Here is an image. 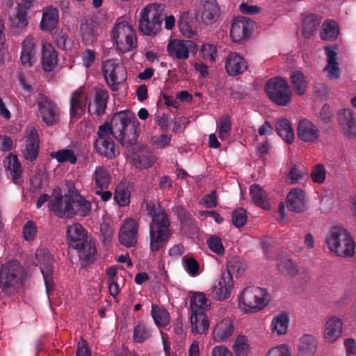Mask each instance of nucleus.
Instances as JSON below:
<instances>
[{"label": "nucleus", "mask_w": 356, "mask_h": 356, "mask_svg": "<svg viewBox=\"0 0 356 356\" xmlns=\"http://www.w3.org/2000/svg\"><path fill=\"white\" fill-rule=\"evenodd\" d=\"M151 314L155 323L159 327H165L168 323V313L156 305H152Z\"/></svg>", "instance_id": "nucleus-49"}, {"label": "nucleus", "mask_w": 356, "mask_h": 356, "mask_svg": "<svg viewBox=\"0 0 356 356\" xmlns=\"http://www.w3.org/2000/svg\"><path fill=\"white\" fill-rule=\"evenodd\" d=\"M35 258L40 265V270L43 275L46 286L47 293L53 291V257L50 252L46 248H40L36 250Z\"/></svg>", "instance_id": "nucleus-11"}, {"label": "nucleus", "mask_w": 356, "mask_h": 356, "mask_svg": "<svg viewBox=\"0 0 356 356\" xmlns=\"http://www.w3.org/2000/svg\"><path fill=\"white\" fill-rule=\"evenodd\" d=\"M134 155V161L136 167L144 169L149 168L156 161V156L145 147L142 148L137 143V149L135 152H130Z\"/></svg>", "instance_id": "nucleus-27"}, {"label": "nucleus", "mask_w": 356, "mask_h": 356, "mask_svg": "<svg viewBox=\"0 0 356 356\" xmlns=\"http://www.w3.org/2000/svg\"><path fill=\"white\" fill-rule=\"evenodd\" d=\"M39 137L35 128L31 127L26 135V144L22 150L24 159L29 161H35L38 156Z\"/></svg>", "instance_id": "nucleus-19"}, {"label": "nucleus", "mask_w": 356, "mask_h": 356, "mask_svg": "<svg viewBox=\"0 0 356 356\" xmlns=\"http://www.w3.org/2000/svg\"><path fill=\"white\" fill-rule=\"evenodd\" d=\"M339 34V29L337 23L333 19L325 20L320 31V37L323 40L333 41Z\"/></svg>", "instance_id": "nucleus-36"}, {"label": "nucleus", "mask_w": 356, "mask_h": 356, "mask_svg": "<svg viewBox=\"0 0 356 356\" xmlns=\"http://www.w3.org/2000/svg\"><path fill=\"white\" fill-rule=\"evenodd\" d=\"M197 15H200L202 21L207 24L216 22L220 15L216 0H202L197 7Z\"/></svg>", "instance_id": "nucleus-15"}, {"label": "nucleus", "mask_w": 356, "mask_h": 356, "mask_svg": "<svg viewBox=\"0 0 356 356\" xmlns=\"http://www.w3.org/2000/svg\"><path fill=\"white\" fill-rule=\"evenodd\" d=\"M147 211L152 217L149 224L150 250L159 251L165 245L172 235L169 217L162 208H157L154 204H147Z\"/></svg>", "instance_id": "nucleus-2"}, {"label": "nucleus", "mask_w": 356, "mask_h": 356, "mask_svg": "<svg viewBox=\"0 0 356 356\" xmlns=\"http://www.w3.org/2000/svg\"><path fill=\"white\" fill-rule=\"evenodd\" d=\"M207 244L209 249L218 255H222L224 254L225 248L221 239L218 236H211L207 240Z\"/></svg>", "instance_id": "nucleus-54"}, {"label": "nucleus", "mask_w": 356, "mask_h": 356, "mask_svg": "<svg viewBox=\"0 0 356 356\" xmlns=\"http://www.w3.org/2000/svg\"><path fill=\"white\" fill-rule=\"evenodd\" d=\"M191 323L192 332L194 334H204L208 331L209 322L204 313H191Z\"/></svg>", "instance_id": "nucleus-32"}, {"label": "nucleus", "mask_w": 356, "mask_h": 356, "mask_svg": "<svg viewBox=\"0 0 356 356\" xmlns=\"http://www.w3.org/2000/svg\"><path fill=\"white\" fill-rule=\"evenodd\" d=\"M207 299L205 295L201 292H196L191 298V313H204L203 309L207 306Z\"/></svg>", "instance_id": "nucleus-44"}, {"label": "nucleus", "mask_w": 356, "mask_h": 356, "mask_svg": "<svg viewBox=\"0 0 356 356\" xmlns=\"http://www.w3.org/2000/svg\"><path fill=\"white\" fill-rule=\"evenodd\" d=\"M298 137L305 142L312 141V121L307 118L299 121L297 127Z\"/></svg>", "instance_id": "nucleus-43"}, {"label": "nucleus", "mask_w": 356, "mask_h": 356, "mask_svg": "<svg viewBox=\"0 0 356 356\" xmlns=\"http://www.w3.org/2000/svg\"><path fill=\"white\" fill-rule=\"evenodd\" d=\"M140 124L131 111H123L115 113L110 122H106L98 127L97 138L93 146L96 152L108 159L119 155L113 138L129 152L137 149Z\"/></svg>", "instance_id": "nucleus-1"}, {"label": "nucleus", "mask_w": 356, "mask_h": 356, "mask_svg": "<svg viewBox=\"0 0 356 356\" xmlns=\"http://www.w3.org/2000/svg\"><path fill=\"white\" fill-rule=\"evenodd\" d=\"M343 323L342 321L337 317L333 316L329 318L325 325V337L330 343H333L339 338L342 332Z\"/></svg>", "instance_id": "nucleus-29"}, {"label": "nucleus", "mask_w": 356, "mask_h": 356, "mask_svg": "<svg viewBox=\"0 0 356 356\" xmlns=\"http://www.w3.org/2000/svg\"><path fill=\"white\" fill-rule=\"evenodd\" d=\"M37 231L36 224L32 220L27 221L23 228L24 239L27 241H33L36 236Z\"/></svg>", "instance_id": "nucleus-56"}, {"label": "nucleus", "mask_w": 356, "mask_h": 356, "mask_svg": "<svg viewBox=\"0 0 356 356\" xmlns=\"http://www.w3.org/2000/svg\"><path fill=\"white\" fill-rule=\"evenodd\" d=\"M216 47L210 44H204L202 46L200 54L204 59L214 61L216 56Z\"/></svg>", "instance_id": "nucleus-58"}, {"label": "nucleus", "mask_w": 356, "mask_h": 356, "mask_svg": "<svg viewBox=\"0 0 356 356\" xmlns=\"http://www.w3.org/2000/svg\"><path fill=\"white\" fill-rule=\"evenodd\" d=\"M108 93L103 89L97 90L95 98V109L92 112L97 115H101L105 112L108 99Z\"/></svg>", "instance_id": "nucleus-42"}, {"label": "nucleus", "mask_w": 356, "mask_h": 356, "mask_svg": "<svg viewBox=\"0 0 356 356\" xmlns=\"http://www.w3.org/2000/svg\"><path fill=\"white\" fill-rule=\"evenodd\" d=\"M266 356H291V350L289 346L281 344L270 349Z\"/></svg>", "instance_id": "nucleus-60"}, {"label": "nucleus", "mask_w": 356, "mask_h": 356, "mask_svg": "<svg viewBox=\"0 0 356 356\" xmlns=\"http://www.w3.org/2000/svg\"><path fill=\"white\" fill-rule=\"evenodd\" d=\"M231 122L227 116H224L220 119V127L218 135L220 139H225L229 134L231 131Z\"/></svg>", "instance_id": "nucleus-57"}, {"label": "nucleus", "mask_w": 356, "mask_h": 356, "mask_svg": "<svg viewBox=\"0 0 356 356\" xmlns=\"http://www.w3.org/2000/svg\"><path fill=\"white\" fill-rule=\"evenodd\" d=\"M225 69L229 75L237 76L248 69V64L241 55L233 52L229 54L226 58Z\"/></svg>", "instance_id": "nucleus-22"}, {"label": "nucleus", "mask_w": 356, "mask_h": 356, "mask_svg": "<svg viewBox=\"0 0 356 356\" xmlns=\"http://www.w3.org/2000/svg\"><path fill=\"white\" fill-rule=\"evenodd\" d=\"M102 72L106 83L113 91L118 90V86L127 78V70L114 59H108L103 63Z\"/></svg>", "instance_id": "nucleus-10"}, {"label": "nucleus", "mask_w": 356, "mask_h": 356, "mask_svg": "<svg viewBox=\"0 0 356 356\" xmlns=\"http://www.w3.org/2000/svg\"><path fill=\"white\" fill-rule=\"evenodd\" d=\"M250 193L252 202L264 209H269L268 195L259 184H253L250 188Z\"/></svg>", "instance_id": "nucleus-33"}, {"label": "nucleus", "mask_w": 356, "mask_h": 356, "mask_svg": "<svg viewBox=\"0 0 356 356\" xmlns=\"http://www.w3.org/2000/svg\"><path fill=\"white\" fill-rule=\"evenodd\" d=\"M26 15V10L18 7L16 13L14 15V18L11 19L13 20V23L19 29L26 26L27 24Z\"/></svg>", "instance_id": "nucleus-55"}, {"label": "nucleus", "mask_w": 356, "mask_h": 356, "mask_svg": "<svg viewBox=\"0 0 356 356\" xmlns=\"http://www.w3.org/2000/svg\"><path fill=\"white\" fill-rule=\"evenodd\" d=\"M79 252V257L81 260L88 263H93L96 260L97 249L95 243L87 240L83 243V245H80L76 248Z\"/></svg>", "instance_id": "nucleus-38"}, {"label": "nucleus", "mask_w": 356, "mask_h": 356, "mask_svg": "<svg viewBox=\"0 0 356 356\" xmlns=\"http://www.w3.org/2000/svg\"><path fill=\"white\" fill-rule=\"evenodd\" d=\"M197 45L192 40H173L168 44V52L170 56L178 59H187L189 52L195 53Z\"/></svg>", "instance_id": "nucleus-17"}, {"label": "nucleus", "mask_w": 356, "mask_h": 356, "mask_svg": "<svg viewBox=\"0 0 356 356\" xmlns=\"http://www.w3.org/2000/svg\"><path fill=\"white\" fill-rule=\"evenodd\" d=\"M111 36L120 51L124 53L136 47V35L133 27L125 21L115 24Z\"/></svg>", "instance_id": "nucleus-9"}, {"label": "nucleus", "mask_w": 356, "mask_h": 356, "mask_svg": "<svg viewBox=\"0 0 356 356\" xmlns=\"http://www.w3.org/2000/svg\"><path fill=\"white\" fill-rule=\"evenodd\" d=\"M326 177V170L323 165L317 164L313 166V182L322 184Z\"/></svg>", "instance_id": "nucleus-59"}, {"label": "nucleus", "mask_w": 356, "mask_h": 356, "mask_svg": "<svg viewBox=\"0 0 356 356\" xmlns=\"http://www.w3.org/2000/svg\"><path fill=\"white\" fill-rule=\"evenodd\" d=\"M67 236L70 247L76 249L88 240L87 232L79 223L67 227Z\"/></svg>", "instance_id": "nucleus-23"}, {"label": "nucleus", "mask_w": 356, "mask_h": 356, "mask_svg": "<svg viewBox=\"0 0 356 356\" xmlns=\"http://www.w3.org/2000/svg\"><path fill=\"white\" fill-rule=\"evenodd\" d=\"M58 22V10L51 6L43 10L40 28L44 31H51Z\"/></svg>", "instance_id": "nucleus-28"}, {"label": "nucleus", "mask_w": 356, "mask_h": 356, "mask_svg": "<svg viewBox=\"0 0 356 356\" xmlns=\"http://www.w3.org/2000/svg\"><path fill=\"white\" fill-rule=\"evenodd\" d=\"M131 187L127 182H120L115 188L114 199L120 207L128 206L130 203Z\"/></svg>", "instance_id": "nucleus-37"}, {"label": "nucleus", "mask_w": 356, "mask_h": 356, "mask_svg": "<svg viewBox=\"0 0 356 356\" xmlns=\"http://www.w3.org/2000/svg\"><path fill=\"white\" fill-rule=\"evenodd\" d=\"M286 205L292 211H304L307 208L304 192L298 188L292 189L287 195Z\"/></svg>", "instance_id": "nucleus-26"}, {"label": "nucleus", "mask_w": 356, "mask_h": 356, "mask_svg": "<svg viewBox=\"0 0 356 356\" xmlns=\"http://www.w3.org/2000/svg\"><path fill=\"white\" fill-rule=\"evenodd\" d=\"M247 219V212L244 209L238 207L233 211L232 215V222L236 227H241L244 226Z\"/></svg>", "instance_id": "nucleus-53"}, {"label": "nucleus", "mask_w": 356, "mask_h": 356, "mask_svg": "<svg viewBox=\"0 0 356 356\" xmlns=\"http://www.w3.org/2000/svg\"><path fill=\"white\" fill-rule=\"evenodd\" d=\"M92 180L95 181L97 188L100 190L106 189L111 184L110 172L105 166H98L95 170Z\"/></svg>", "instance_id": "nucleus-35"}, {"label": "nucleus", "mask_w": 356, "mask_h": 356, "mask_svg": "<svg viewBox=\"0 0 356 356\" xmlns=\"http://www.w3.org/2000/svg\"><path fill=\"white\" fill-rule=\"evenodd\" d=\"M326 243L329 250L338 257H349L355 253V243L348 232L343 227H331Z\"/></svg>", "instance_id": "nucleus-5"}, {"label": "nucleus", "mask_w": 356, "mask_h": 356, "mask_svg": "<svg viewBox=\"0 0 356 356\" xmlns=\"http://www.w3.org/2000/svg\"><path fill=\"white\" fill-rule=\"evenodd\" d=\"M277 134L288 144H291L294 140V132L290 122L286 118L277 120L275 124Z\"/></svg>", "instance_id": "nucleus-34"}, {"label": "nucleus", "mask_w": 356, "mask_h": 356, "mask_svg": "<svg viewBox=\"0 0 356 356\" xmlns=\"http://www.w3.org/2000/svg\"><path fill=\"white\" fill-rule=\"evenodd\" d=\"M289 316L286 313H282L276 316L272 321V331L279 335L286 333L289 327Z\"/></svg>", "instance_id": "nucleus-39"}, {"label": "nucleus", "mask_w": 356, "mask_h": 356, "mask_svg": "<svg viewBox=\"0 0 356 356\" xmlns=\"http://www.w3.org/2000/svg\"><path fill=\"white\" fill-rule=\"evenodd\" d=\"M254 23L246 17H237L234 19L230 28V35L234 42H242L252 34Z\"/></svg>", "instance_id": "nucleus-13"}, {"label": "nucleus", "mask_w": 356, "mask_h": 356, "mask_svg": "<svg viewBox=\"0 0 356 356\" xmlns=\"http://www.w3.org/2000/svg\"><path fill=\"white\" fill-rule=\"evenodd\" d=\"M337 46H326L325 51L327 56V65L324 70L327 72V76L330 79H337L340 77L341 69L337 62Z\"/></svg>", "instance_id": "nucleus-20"}, {"label": "nucleus", "mask_w": 356, "mask_h": 356, "mask_svg": "<svg viewBox=\"0 0 356 356\" xmlns=\"http://www.w3.org/2000/svg\"><path fill=\"white\" fill-rule=\"evenodd\" d=\"M291 81L296 92L302 95L305 94L307 88V81L303 74L300 71H296L291 75Z\"/></svg>", "instance_id": "nucleus-46"}, {"label": "nucleus", "mask_w": 356, "mask_h": 356, "mask_svg": "<svg viewBox=\"0 0 356 356\" xmlns=\"http://www.w3.org/2000/svg\"><path fill=\"white\" fill-rule=\"evenodd\" d=\"M8 169L14 182L21 177L22 170L21 163L16 155L10 154L8 157Z\"/></svg>", "instance_id": "nucleus-45"}, {"label": "nucleus", "mask_w": 356, "mask_h": 356, "mask_svg": "<svg viewBox=\"0 0 356 356\" xmlns=\"http://www.w3.org/2000/svg\"><path fill=\"white\" fill-rule=\"evenodd\" d=\"M163 10V5L159 3H150L143 8L138 20L139 31L147 36H155L161 29Z\"/></svg>", "instance_id": "nucleus-6"}, {"label": "nucleus", "mask_w": 356, "mask_h": 356, "mask_svg": "<svg viewBox=\"0 0 356 356\" xmlns=\"http://www.w3.org/2000/svg\"><path fill=\"white\" fill-rule=\"evenodd\" d=\"M99 29V23L92 19H87L81 24V36L86 45H91L97 40Z\"/></svg>", "instance_id": "nucleus-25"}, {"label": "nucleus", "mask_w": 356, "mask_h": 356, "mask_svg": "<svg viewBox=\"0 0 356 356\" xmlns=\"http://www.w3.org/2000/svg\"><path fill=\"white\" fill-rule=\"evenodd\" d=\"M50 156L55 159L58 163L69 162L71 164H75L77 161V157L74 151L70 149H63L56 152H52Z\"/></svg>", "instance_id": "nucleus-41"}, {"label": "nucleus", "mask_w": 356, "mask_h": 356, "mask_svg": "<svg viewBox=\"0 0 356 356\" xmlns=\"http://www.w3.org/2000/svg\"><path fill=\"white\" fill-rule=\"evenodd\" d=\"M26 273L23 266L17 260H10L0 268V293L13 296L17 293L23 285Z\"/></svg>", "instance_id": "nucleus-3"}, {"label": "nucleus", "mask_w": 356, "mask_h": 356, "mask_svg": "<svg viewBox=\"0 0 356 356\" xmlns=\"http://www.w3.org/2000/svg\"><path fill=\"white\" fill-rule=\"evenodd\" d=\"M232 287V275L222 273L218 284L212 286L209 295L217 300H224L229 297Z\"/></svg>", "instance_id": "nucleus-16"}, {"label": "nucleus", "mask_w": 356, "mask_h": 356, "mask_svg": "<svg viewBox=\"0 0 356 356\" xmlns=\"http://www.w3.org/2000/svg\"><path fill=\"white\" fill-rule=\"evenodd\" d=\"M87 101V94L81 88L72 94L70 98V115L72 118L81 116L84 113Z\"/></svg>", "instance_id": "nucleus-24"}, {"label": "nucleus", "mask_w": 356, "mask_h": 356, "mask_svg": "<svg viewBox=\"0 0 356 356\" xmlns=\"http://www.w3.org/2000/svg\"><path fill=\"white\" fill-rule=\"evenodd\" d=\"M239 300L240 307L246 312H256L268 304L270 296L266 289L250 286L243 289Z\"/></svg>", "instance_id": "nucleus-7"}, {"label": "nucleus", "mask_w": 356, "mask_h": 356, "mask_svg": "<svg viewBox=\"0 0 356 356\" xmlns=\"http://www.w3.org/2000/svg\"><path fill=\"white\" fill-rule=\"evenodd\" d=\"M245 336L239 335L236 337L233 345V349L236 356H248L249 345Z\"/></svg>", "instance_id": "nucleus-51"}, {"label": "nucleus", "mask_w": 356, "mask_h": 356, "mask_svg": "<svg viewBox=\"0 0 356 356\" xmlns=\"http://www.w3.org/2000/svg\"><path fill=\"white\" fill-rule=\"evenodd\" d=\"M138 225L132 219H128L122 225L119 232V241L127 248L134 246L137 243Z\"/></svg>", "instance_id": "nucleus-14"}, {"label": "nucleus", "mask_w": 356, "mask_h": 356, "mask_svg": "<svg viewBox=\"0 0 356 356\" xmlns=\"http://www.w3.org/2000/svg\"><path fill=\"white\" fill-rule=\"evenodd\" d=\"M339 124L345 136L349 139L356 137V118L355 113L349 108H343L338 112Z\"/></svg>", "instance_id": "nucleus-18"}, {"label": "nucleus", "mask_w": 356, "mask_h": 356, "mask_svg": "<svg viewBox=\"0 0 356 356\" xmlns=\"http://www.w3.org/2000/svg\"><path fill=\"white\" fill-rule=\"evenodd\" d=\"M233 323L229 319H224L216 325L213 335L214 339L218 341H222L230 337L234 333Z\"/></svg>", "instance_id": "nucleus-31"}, {"label": "nucleus", "mask_w": 356, "mask_h": 356, "mask_svg": "<svg viewBox=\"0 0 356 356\" xmlns=\"http://www.w3.org/2000/svg\"><path fill=\"white\" fill-rule=\"evenodd\" d=\"M37 105L40 115L47 125H53L59 120V108L47 96L42 93L38 95Z\"/></svg>", "instance_id": "nucleus-12"}, {"label": "nucleus", "mask_w": 356, "mask_h": 356, "mask_svg": "<svg viewBox=\"0 0 356 356\" xmlns=\"http://www.w3.org/2000/svg\"><path fill=\"white\" fill-rule=\"evenodd\" d=\"M55 43L57 47L63 50L67 48V42L68 41V35L63 31H56L54 35Z\"/></svg>", "instance_id": "nucleus-61"}, {"label": "nucleus", "mask_w": 356, "mask_h": 356, "mask_svg": "<svg viewBox=\"0 0 356 356\" xmlns=\"http://www.w3.org/2000/svg\"><path fill=\"white\" fill-rule=\"evenodd\" d=\"M312 15H308L302 21V34L305 39H310L312 37Z\"/></svg>", "instance_id": "nucleus-63"}, {"label": "nucleus", "mask_w": 356, "mask_h": 356, "mask_svg": "<svg viewBox=\"0 0 356 356\" xmlns=\"http://www.w3.org/2000/svg\"><path fill=\"white\" fill-rule=\"evenodd\" d=\"M58 63V55L49 43L42 44V67L46 72H51L54 70Z\"/></svg>", "instance_id": "nucleus-30"}, {"label": "nucleus", "mask_w": 356, "mask_h": 356, "mask_svg": "<svg viewBox=\"0 0 356 356\" xmlns=\"http://www.w3.org/2000/svg\"><path fill=\"white\" fill-rule=\"evenodd\" d=\"M95 57L96 55L95 51L91 49H86L81 54L83 65L87 68H89L94 63Z\"/></svg>", "instance_id": "nucleus-64"}, {"label": "nucleus", "mask_w": 356, "mask_h": 356, "mask_svg": "<svg viewBox=\"0 0 356 356\" xmlns=\"http://www.w3.org/2000/svg\"><path fill=\"white\" fill-rule=\"evenodd\" d=\"M151 337V331L143 323L137 325L134 330V341L143 343Z\"/></svg>", "instance_id": "nucleus-52"}, {"label": "nucleus", "mask_w": 356, "mask_h": 356, "mask_svg": "<svg viewBox=\"0 0 356 356\" xmlns=\"http://www.w3.org/2000/svg\"><path fill=\"white\" fill-rule=\"evenodd\" d=\"M264 90L268 98L276 105L286 106L291 101L292 92L290 86L287 81L280 76L268 80Z\"/></svg>", "instance_id": "nucleus-8"}, {"label": "nucleus", "mask_w": 356, "mask_h": 356, "mask_svg": "<svg viewBox=\"0 0 356 356\" xmlns=\"http://www.w3.org/2000/svg\"><path fill=\"white\" fill-rule=\"evenodd\" d=\"M337 46H326L325 51L327 56V65L324 70L327 72V76L330 79H337L340 77L341 69L337 62Z\"/></svg>", "instance_id": "nucleus-21"}, {"label": "nucleus", "mask_w": 356, "mask_h": 356, "mask_svg": "<svg viewBox=\"0 0 356 356\" xmlns=\"http://www.w3.org/2000/svg\"><path fill=\"white\" fill-rule=\"evenodd\" d=\"M49 207L50 210L59 218H70L75 215L87 216L91 211L90 202L83 196L63 202L62 194L49 201Z\"/></svg>", "instance_id": "nucleus-4"}, {"label": "nucleus", "mask_w": 356, "mask_h": 356, "mask_svg": "<svg viewBox=\"0 0 356 356\" xmlns=\"http://www.w3.org/2000/svg\"><path fill=\"white\" fill-rule=\"evenodd\" d=\"M297 356H312V335L304 334L299 339Z\"/></svg>", "instance_id": "nucleus-48"}, {"label": "nucleus", "mask_w": 356, "mask_h": 356, "mask_svg": "<svg viewBox=\"0 0 356 356\" xmlns=\"http://www.w3.org/2000/svg\"><path fill=\"white\" fill-rule=\"evenodd\" d=\"M34 47V43L31 40H26L22 42L20 60L24 66L31 67L33 65L32 60L35 54Z\"/></svg>", "instance_id": "nucleus-40"}, {"label": "nucleus", "mask_w": 356, "mask_h": 356, "mask_svg": "<svg viewBox=\"0 0 356 356\" xmlns=\"http://www.w3.org/2000/svg\"><path fill=\"white\" fill-rule=\"evenodd\" d=\"M100 232L103 243H106L111 241L113 235V231L108 224H102L100 227Z\"/></svg>", "instance_id": "nucleus-62"}, {"label": "nucleus", "mask_w": 356, "mask_h": 356, "mask_svg": "<svg viewBox=\"0 0 356 356\" xmlns=\"http://www.w3.org/2000/svg\"><path fill=\"white\" fill-rule=\"evenodd\" d=\"M277 269L282 274L290 277H294L298 273L296 264L289 259H281L277 264Z\"/></svg>", "instance_id": "nucleus-47"}, {"label": "nucleus", "mask_w": 356, "mask_h": 356, "mask_svg": "<svg viewBox=\"0 0 356 356\" xmlns=\"http://www.w3.org/2000/svg\"><path fill=\"white\" fill-rule=\"evenodd\" d=\"M173 211L177 215L183 228L186 226L191 229L195 227L191 215L183 207L177 206L173 209Z\"/></svg>", "instance_id": "nucleus-50"}]
</instances>
